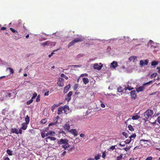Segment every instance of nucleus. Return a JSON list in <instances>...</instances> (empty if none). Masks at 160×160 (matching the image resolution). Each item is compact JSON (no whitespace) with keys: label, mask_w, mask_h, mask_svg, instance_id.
I'll use <instances>...</instances> for the list:
<instances>
[{"label":"nucleus","mask_w":160,"mask_h":160,"mask_svg":"<svg viewBox=\"0 0 160 160\" xmlns=\"http://www.w3.org/2000/svg\"><path fill=\"white\" fill-rule=\"evenodd\" d=\"M2 95H3V98H0L1 101L6 98H13L15 97V93L12 91L7 92H4L2 93Z\"/></svg>","instance_id":"nucleus-1"},{"label":"nucleus","mask_w":160,"mask_h":160,"mask_svg":"<svg viewBox=\"0 0 160 160\" xmlns=\"http://www.w3.org/2000/svg\"><path fill=\"white\" fill-rule=\"evenodd\" d=\"M68 142V141L66 138L61 139L58 141V143L59 145L62 144V147L64 149H66L70 146Z\"/></svg>","instance_id":"nucleus-2"},{"label":"nucleus","mask_w":160,"mask_h":160,"mask_svg":"<svg viewBox=\"0 0 160 160\" xmlns=\"http://www.w3.org/2000/svg\"><path fill=\"white\" fill-rule=\"evenodd\" d=\"M153 113V111L151 110H147L144 113V115L147 119L151 118Z\"/></svg>","instance_id":"nucleus-3"},{"label":"nucleus","mask_w":160,"mask_h":160,"mask_svg":"<svg viewBox=\"0 0 160 160\" xmlns=\"http://www.w3.org/2000/svg\"><path fill=\"white\" fill-rule=\"evenodd\" d=\"M83 39L82 37H80L78 38L75 39L71 41L70 43L68 44V47L69 48L72 45H73L75 43L77 42H79L81 41Z\"/></svg>","instance_id":"nucleus-4"},{"label":"nucleus","mask_w":160,"mask_h":160,"mask_svg":"<svg viewBox=\"0 0 160 160\" xmlns=\"http://www.w3.org/2000/svg\"><path fill=\"white\" fill-rule=\"evenodd\" d=\"M102 66V65L101 63H96L94 64L93 67L95 69L100 70L101 69Z\"/></svg>","instance_id":"nucleus-5"},{"label":"nucleus","mask_w":160,"mask_h":160,"mask_svg":"<svg viewBox=\"0 0 160 160\" xmlns=\"http://www.w3.org/2000/svg\"><path fill=\"white\" fill-rule=\"evenodd\" d=\"M148 59L142 60H141L140 61V65L142 66H143L145 65H147L148 63Z\"/></svg>","instance_id":"nucleus-6"},{"label":"nucleus","mask_w":160,"mask_h":160,"mask_svg":"<svg viewBox=\"0 0 160 160\" xmlns=\"http://www.w3.org/2000/svg\"><path fill=\"white\" fill-rule=\"evenodd\" d=\"M118 66V63L117 62L113 61L111 63L110 67L113 69H115Z\"/></svg>","instance_id":"nucleus-7"},{"label":"nucleus","mask_w":160,"mask_h":160,"mask_svg":"<svg viewBox=\"0 0 160 160\" xmlns=\"http://www.w3.org/2000/svg\"><path fill=\"white\" fill-rule=\"evenodd\" d=\"M145 88L143 85L141 86H137L136 88L137 91L138 92L142 91Z\"/></svg>","instance_id":"nucleus-8"},{"label":"nucleus","mask_w":160,"mask_h":160,"mask_svg":"<svg viewBox=\"0 0 160 160\" xmlns=\"http://www.w3.org/2000/svg\"><path fill=\"white\" fill-rule=\"evenodd\" d=\"M131 98L132 99H135L136 98V94L135 93V90L131 91L130 92Z\"/></svg>","instance_id":"nucleus-9"},{"label":"nucleus","mask_w":160,"mask_h":160,"mask_svg":"<svg viewBox=\"0 0 160 160\" xmlns=\"http://www.w3.org/2000/svg\"><path fill=\"white\" fill-rule=\"evenodd\" d=\"M63 128L67 130H69L70 129V125L69 122H67L64 125Z\"/></svg>","instance_id":"nucleus-10"},{"label":"nucleus","mask_w":160,"mask_h":160,"mask_svg":"<svg viewBox=\"0 0 160 160\" xmlns=\"http://www.w3.org/2000/svg\"><path fill=\"white\" fill-rule=\"evenodd\" d=\"M62 78H60L59 79V80L57 82V85L60 87H63L64 86V83L62 81Z\"/></svg>","instance_id":"nucleus-11"},{"label":"nucleus","mask_w":160,"mask_h":160,"mask_svg":"<svg viewBox=\"0 0 160 160\" xmlns=\"http://www.w3.org/2000/svg\"><path fill=\"white\" fill-rule=\"evenodd\" d=\"M69 131L74 136H76L78 135V132L75 129H72L69 130Z\"/></svg>","instance_id":"nucleus-12"},{"label":"nucleus","mask_w":160,"mask_h":160,"mask_svg":"<svg viewBox=\"0 0 160 160\" xmlns=\"http://www.w3.org/2000/svg\"><path fill=\"white\" fill-rule=\"evenodd\" d=\"M72 91H70L68 94V97L65 98V100L69 102L71 99V97L72 95Z\"/></svg>","instance_id":"nucleus-13"},{"label":"nucleus","mask_w":160,"mask_h":160,"mask_svg":"<svg viewBox=\"0 0 160 160\" xmlns=\"http://www.w3.org/2000/svg\"><path fill=\"white\" fill-rule=\"evenodd\" d=\"M63 109V111L65 113H67V112H68L69 110V107L67 105H65L62 107Z\"/></svg>","instance_id":"nucleus-14"},{"label":"nucleus","mask_w":160,"mask_h":160,"mask_svg":"<svg viewBox=\"0 0 160 160\" xmlns=\"http://www.w3.org/2000/svg\"><path fill=\"white\" fill-rule=\"evenodd\" d=\"M137 57L136 56H132L131 57L129 58V60L130 61H132L134 62L135 61L137 60Z\"/></svg>","instance_id":"nucleus-15"},{"label":"nucleus","mask_w":160,"mask_h":160,"mask_svg":"<svg viewBox=\"0 0 160 160\" xmlns=\"http://www.w3.org/2000/svg\"><path fill=\"white\" fill-rule=\"evenodd\" d=\"M70 84H69L67 86H66L64 88L63 92L64 93H66L69 90V89L70 88Z\"/></svg>","instance_id":"nucleus-16"},{"label":"nucleus","mask_w":160,"mask_h":160,"mask_svg":"<svg viewBox=\"0 0 160 160\" xmlns=\"http://www.w3.org/2000/svg\"><path fill=\"white\" fill-rule=\"evenodd\" d=\"M63 109L62 107H60L58 108L57 113L58 115H60L62 113V111H63Z\"/></svg>","instance_id":"nucleus-17"},{"label":"nucleus","mask_w":160,"mask_h":160,"mask_svg":"<svg viewBox=\"0 0 160 160\" xmlns=\"http://www.w3.org/2000/svg\"><path fill=\"white\" fill-rule=\"evenodd\" d=\"M28 124L25 123H23L22 124L21 129L24 130H26L27 128Z\"/></svg>","instance_id":"nucleus-18"},{"label":"nucleus","mask_w":160,"mask_h":160,"mask_svg":"<svg viewBox=\"0 0 160 160\" xmlns=\"http://www.w3.org/2000/svg\"><path fill=\"white\" fill-rule=\"evenodd\" d=\"M11 131L13 133H15L17 134L19 133L18 130L16 128H12Z\"/></svg>","instance_id":"nucleus-19"},{"label":"nucleus","mask_w":160,"mask_h":160,"mask_svg":"<svg viewBox=\"0 0 160 160\" xmlns=\"http://www.w3.org/2000/svg\"><path fill=\"white\" fill-rule=\"evenodd\" d=\"M82 80L84 83L85 84L88 83L89 82V79L87 78H83L82 79Z\"/></svg>","instance_id":"nucleus-20"},{"label":"nucleus","mask_w":160,"mask_h":160,"mask_svg":"<svg viewBox=\"0 0 160 160\" xmlns=\"http://www.w3.org/2000/svg\"><path fill=\"white\" fill-rule=\"evenodd\" d=\"M25 120L26 121V122L25 123L27 124H28L29 123L30 121V118L28 115H27L26 118H25Z\"/></svg>","instance_id":"nucleus-21"},{"label":"nucleus","mask_w":160,"mask_h":160,"mask_svg":"<svg viewBox=\"0 0 160 160\" xmlns=\"http://www.w3.org/2000/svg\"><path fill=\"white\" fill-rule=\"evenodd\" d=\"M152 82L153 81L152 80L148 82L143 84V85L145 88V87L147 86L148 85H149L151 83H152Z\"/></svg>","instance_id":"nucleus-22"},{"label":"nucleus","mask_w":160,"mask_h":160,"mask_svg":"<svg viewBox=\"0 0 160 160\" xmlns=\"http://www.w3.org/2000/svg\"><path fill=\"white\" fill-rule=\"evenodd\" d=\"M7 152L8 154L9 155L11 156L12 155V151H11L10 149H8L7 150Z\"/></svg>","instance_id":"nucleus-23"},{"label":"nucleus","mask_w":160,"mask_h":160,"mask_svg":"<svg viewBox=\"0 0 160 160\" xmlns=\"http://www.w3.org/2000/svg\"><path fill=\"white\" fill-rule=\"evenodd\" d=\"M140 118V116L136 115L135 116H133L132 117V119L133 120H137Z\"/></svg>","instance_id":"nucleus-24"},{"label":"nucleus","mask_w":160,"mask_h":160,"mask_svg":"<svg viewBox=\"0 0 160 160\" xmlns=\"http://www.w3.org/2000/svg\"><path fill=\"white\" fill-rule=\"evenodd\" d=\"M131 148V146H127L126 148H123V149L126 151H128L129 150V149H130Z\"/></svg>","instance_id":"nucleus-25"},{"label":"nucleus","mask_w":160,"mask_h":160,"mask_svg":"<svg viewBox=\"0 0 160 160\" xmlns=\"http://www.w3.org/2000/svg\"><path fill=\"white\" fill-rule=\"evenodd\" d=\"M50 42L48 41H47L46 42H45L43 43H42V45L44 46L46 45H49V44H50Z\"/></svg>","instance_id":"nucleus-26"},{"label":"nucleus","mask_w":160,"mask_h":160,"mask_svg":"<svg viewBox=\"0 0 160 160\" xmlns=\"http://www.w3.org/2000/svg\"><path fill=\"white\" fill-rule=\"evenodd\" d=\"M47 138L49 139H50L51 141H55L56 139V138L50 136L48 137Z\"/></svg>","instance_id":"nucleus-27"},{"label":"nucleus","mask_w":160,"mask_h":160,"mask_svg":"<svg viewBox=\"0 0 160 160\" xmlns=\"http://www.w3.org/2000/svg\"><path fill=\"white\" fill-rule=\"evenodd\" d=\"M132 139H127L124 141V142L125 144H129L131 142V141Z\"/></svg>","instance_id":"nucleus-28"},{"label":"nucleus","mask_w":160,"mask_h":160,"mask_svg":"<svg viewBox=\"0 0 160 160\" xmlns=\"http://www.w3.org/2000/svg\"><path fill=\"white\" fill-rule=\"evenodd\" d=\"M125 90H131L133 89V88H131L128 85L127 87H125L124 88Z\"/></svg>","instance_id":"nucleus-29"},{"label":"nucleus","mask_w":160,"mask_h":160,"mask_svg":"<svg viewBox=\"0 0 160 160\" xmlns=\"http://www.w3.org/2000/svg\"><path fill=\"white\" fill-rule=\"evenodd\" d=\"M128 128L129 130L131 131H133L134 130L133 128H132V126L130 125H129L128 126Z\"/></svg>","instance_id":"nucleus-30"},{"label":"nucleus","mask_w":160,"mask_h":160,"mask_svg":"<svg viewBox=\"0 0 160 160\" xmlns=\"http://www.w3.org/2000/svg\"><path fill=\"white\" fill-rule=\"evenodd\" d=\"M123 155L122 154H121L120 156H118L117 157V160H120L123 157Z\"/></svg>","instance_id":"nucleus-31"},{"label":"nucleus","mask_w":160,"mask_h":160,"mask_svg":"<svg viewBox=\"0 0 160 160\" xmlns=\"http://www.w3.org/2000/svg\"><path fill=\"white\" fill-rule=\"evenodd\" d=\"M158 64V62L155 61H153L152 62L151 65L152 66H155L157 65Z\"/></svg>","instance_id":"nucleus-32"},{"label":"nucleus","mask_w":160,"mask_h":160,"mask_svg":"<svg viewBox=\"0 0 160 160\" xmlns=\"http://www.w3.org/2000/svg\"><path fill=\"white\" fill-rule=\"evenodd\" d=\"M47 122V120L46 118L42 120L41 121V123L42 124H45Z\"/></svg>","instance_id":"nucleus-33"},{"label":"nucleus","mask_w":160,"mask_h":160,"mask_svg":"<svg viewBox=\"0 0 160 160\" xmlns=\"http://www.w3.org/2000/svg\"><path fill=\"white\" fill-rule=\"evenodd\" d=\"M69 67H71L73 68H77V67H81V65H70L69 66Z\"/></svg>","instance_id":"nucleus-34"},{"label":"nucleus","mask_w":160,"mask_h":160,"mask_svg":"<svg viewBox=\"0 0 160 160\" xmlns=\"http://www.w3.org/2000/svg\"><path fill=\"white\" fill-rule=\"evenodd\" d=\"M33 102V100L32 99H31V100H28L27 102V104L28 105H29L31 103H32Z\"/></svg>","instance_id":"nucleus-35"},{"label":"nucleus","mask_w":160,"mask_h":160,"mask_svg":"<svg viewBox=\"0 0 160 160\" xmlns=\"http://www.w3.org/2000/svg\"><path fill=\"white\" fill-rule=\"evenodd\" d=\"M157 75V73H153L151 75V77L154 78Z\"/></svg>","instance_id":"nucleus-36"},{"label":"nucleus","mask_w":160,"mask_h":160,"mask_svg":"<svg viewBox=\"0 0 160 160\" xmlns=\"http://www.w3.org/2000/svg\"><path fill=\"white\" fill-rule=\"evenodd\" d=\"M7 69L9 70V71L11 73H13L14 72L13 70L11 68H7Z\"/></svg>","instance_id":"nucleus-37"},{"label":"nucleus","mask_w":160,"mask_h":160,"mask_svg":"<svg viewBox=\"0 0 160 160\" xmlns=\"http://www.w3.org/2000/svg\"><path fill=\"white\" fill-rule=\"evenodd\" d=\"M61 76L62 77H63L66 80H67L68 79V77L65 76L64 74H62L61 75Z\"/></svg>","instance_id":"nucleus-38"},{"label":"nucleus","mask_w":160,"mask_h":160,"mask_svg":"<svg viewBox=\"0 0 160 160\" xmlns=\"http://www.w3.org/2000/svg\"><path fill=\"white\" fill-rule=\"evenodd\" d=\"M58 123V122H57V121H56L55 122H52V123H50L49 124L48 126H50L53 125L55 124H56L57 123Z\"/></svg>","instance_id":"nucleus-39"},{"label":"nucleus","mask_w":160,"mask_h":160,"mask_svg":"<svg viewBox=\"0 0 160 160\" xmlns=\"http://www.w3.org/2000/svg\"><path fill=\"white\" fill-rule=\"evenodd\" d=\"M50 134V135L51 136H54L55 134V132H54L53 131H49V132Z\"/></svg>","instance_id":"nucleus-40"},{"label":"nucleus","mask_w":160,"mask_h":160,"mask_svg":"<svg viewBox=\"0 0 160 160\" xmlns=\"http://www.w3.org/2000/svg\"><path fill=\"white\" fill-rule=\"evenodd\" d=\"M41 135L42 138H44L46 136L45 133L43 131L41 133Z\"/></svg>","instance_id":"nucleus-41"},{"label":"nucleus","mask_w":160,"mask_h":160,"mask_svg":"<svg viewBox=\"0 0 160 160\" xmlns=\"http://www.w3.org/2000/svg\"><path fill=\"white\" fill-rule=\"evenodd\" d=\"M136 135L134 133L132 135H131L129 137V138L131 139L132 138H135L136 137Z\"/></svg>","instance_id":"nucleus-42"},{"label":"nucleus","mask_w":160,"mask_h":160,"mask_svg":"<svg viewBox=\"0 0 160 160\" xmlns=\"http://www.w3.org/2000/svg\"><path fill=\"white\" fill-rule=\"evenodd\" d=\"M37 96V94L36 93H35L33 94V96L32 97V99L33 100V99H34Z\"/></svg>","instance_id":"nucleus-43"},{"label":"nucleus","mask_w":160,"mask_h":160,"mask_svg":"<svg viewBox=\"0 0 160 160\" xmlns=\"http://www.w3.org/2000/svg\"><path fill=\"white\" fill-rule=\"evenodd\" d=\"M122 134L124 136L125 138H128V135L127 134V133L126 132H123L122 133Z\"/></svg>","instance_id":"nucleus-44"},{"label":"nucleus","mask_w":160,"mask_h":160,"mask_svg":"<svg viewBox=\"0 0 160 160\" xmlns=\"http://www.w3.org/2000/svg\"><path fill=\"white\" fill-rule=\"evenodd\" d=\"M40 101V95H38L37 98H36V101L37 102H39V101Z\"/></svg>","instance_id":"nucleus-45"},{"label":"nucleus","mask_w":160,"mask_h":160,"mask_svg":"<svg viewBox=\"0 0 160 160\" xmlns=\"http://www.w3.org/2000/svg\"><path fill=\"white\" fill-rule=\"evenodd\" d=\"M101 156V155H98L95 156V159H96V160H98L100 159V157Z\"/></svg>","instance_id":"nucleus-46"},{"label":"nucleus","mask_w":160,"mask_h":160,"mask_svg":"<svg viewBox=\"0 0 160 160\" xmlns=\"http://www.w3.org/2000/svg\"><path fill=\"white\" fill-rule=\"evenodd\" d=\"M58 105H56V106H53L52 107V111H53L55 109L56 107H58Z\"/></svg>","instance_id":"nucleus-47"},{"label":"nucleus","mask_w":160,"mask_h":160,"mask_svg":"<svg viewBox=\"0 0 160 160\" xmlns=\"http://www.w3.org/2000/svg\"><path fill=\"white\" fill-rule=\"evenodd\" d=\"M115 148V146H112L110 148L111 150H113Z\"/></svg>","instance_id":"nucleus-48"},{"label":"nucleus","mask_w":160,"mask_h":160,"mask_svg":"<svg viewBox=\"0 0 160 160\" xmlns=\"http://www.w3.org/2000/svg\"><path fill=\"white\" fill-rule=\"evenodd\" d=\"M152 157L150 156L146 158V160H152Z\"/></svg>","instance_id":"nucleus-49"},{"label":"nucleus","mask_w":160,"mask_h":160,"mask_svg":"<svg viewBox=\"0 0 160 160\" xmlns=\"http://www.w3.org/2000/svg\"><path fill=\"white\" fill-rule=\"evenodd\" d=\"M10 29L13 32H17L12 28H10Z\"/></svg>","instance_id":"nucleus-50"},{"label":"nucleus","mask_w":160,"mask_h":160,"mask_svg":"<svg viewBox=\"0 0 160 160\" xmlns=\"http://www.w3.org/2000/svg\"><path fill=\"white\" fill-rule=\"evenodd\" d=\"M106 156V153L105 152H104L102 153V157L103 158H105Z\"/></svg>","instance_id":"nucleus-51"},{"label":"nucleus","mask_w":160,"mask_h":160,"mask_svg":"<svg viewBox=\"0 0 160 160\" xmlns=\"http://www.w3.org/2000/svg\"><path fill=\"white\" fill-rule=\"evenodd\" d=\"M122 142H121L120 143H119V146H121L122 147L125 146V144H122Z\"/></svg>","instance_id":"nucleus-52"},{"label":"nucleus","mask_w":160,"mask_h":160,"mask_svg":"<svg viewBox=\"0 0 160 160\" xmlns=\"http://www.w3.org/2000/svg\"><path fill=\"white\" fill-rule=\"evenodd\" d=\"M121 87H120V88H118V92H122V91L121 89Z\"/></svg>","instance_id":"nucleus-53"},{"label":"nucleus","mask_w":160,"mask_h":160,"mask_svg":"<svg viewBox=\"0 0 160 160\" xmlns=\"http://www.w3.org/2000/svg\"><path fill=\"white\" fill-rule=\"evenodd\" d=\"M101 107L102 108H104L105 107V105L103 103H101Z\"/></svg>","instance_id":"nucleus-54"},{"label":"nucleus","mask_w":160,"mask_h":160,"mask_svg":"<svg viewBox=\"0 0 160 160\" xmlns=\"http://www.w3.org/2000/svg\"><path fill=\"white\" fill-rule=\"evenodd\" d=\"M78 86V84H76L74 87V90H76L77 89Z\"/></svg>","instance_id":"nucleus-55"},{"label":"nucleus","mask_w":160,"mask_h":160,"mask_svg":"<svg viewBox=\"0 0 160 160\" xmlns=\"http://www.w3.org/2000/svg\"><path fill=\"white\" fill-rule=\"evenodd\" d=\"M49 91H48L47 92H45L44 93V95L45 96H48V95L49 94Z\"/></svg>","instance_id":"nucleus-56"},{"label":"nucleus","mask_w":160,"mask_h":160,"mask_svg":"<svg viewBox=\"0 0 160 160\" xmlns=\"http://www.w3.org/2000/svg\"><path fill=\"white\" fill-rule=\"evenodd\" d=\"M88 76V74L87 73H85V74H82L81 76H81Z\"/></svg>","instance_id":"nucleus-57"},{"label":"nucleus","mask_w":160,"mask_h":160,"mask_svg":"<svg viewBox=\"0 0 160 160\" xmlns=\"http://www.w3.org/2000/svg\"><path fill=\"white\" fill-rule=\"evenodd\" d=\"M157 121L160 123V116L158 118Z\"/></svg>","instance_id":"nucleus-58"},{"label":"nucleus","mask_w":160,"mask_h":160,"mask_svg":"<svg viewBox=\"0 0 160 160\" xmlns=\"http://www.w3.org/2000/svg\"><path fill=\"white\" fill-rule=\"evenodd\" d=\"M22 129H21V128L19 129L18 131L19 133L20 134H21L22 133Z\"/></svg>","instance_id":"nucleus-59"},{"label":"nucleus","mask_w":160,"mask_h":160,"mask_svg":"<svg viewBox=\"0 0 160 160\" xmlns=\"http://www.w3.org/2000/svg\"><path fill=\"white\" fill-rule=\"evenodd\" d=\"M59 118V116H57L54 119V121H55L56 120H57H57Z\"/></svg>","instance_id":"nucleus-60"},{"label":"nucleus","mask_w":160,"mask_h":160,"mask_svg":"<svg viewBox=\"0 0 160 160\" xmlns=\"http://www.w3.org/2000/svg\"><path fill=\"white\" fill-rule=\"evenodd\" d=\"M6 29V28H5V27H2L1 28V30H5Z\"/></svg>","instance_id":"nucleus-61"},{"label":"nucleus","mask_w":160,"mask_h":160,"mask_svg":"<svg viewBox=\"0 0 160 160\" xmlns=\"http://www.w3.org/2000/svg\"><path fill=\"white\" fill-rule=\"evenodd\" d=\"M47 39L46 38H41V39L40 40V41H42V40H45Z\"/></svg>","instance_id":"nucleus-62"},{"label":"nucleus","mask_w":160,"mask_h":160,"mask_svg":"<svg viewBox=\"0 0 160 160\" xmlns=\"http://www.w3.org/2000/svg\"><path fill=\"white\" fill-rule=\"evenodd\" d=\"M157 69H158V72L160 73V67H157Z\"/></svg>","instance_id":"nucleus-63"},{"label":"nucleus","mask_w":160,"mask_h":160,"mask_svg":"<svg viewBox=\"0 0 160 160\" xmlns=\"http://www.w3.org/2000/svg\"><path fill=\"white\" fill-rule=\"evenodd\" d=\"M4 160H10L9 158L8 157L4 158Z\"/></svg>","instance_id":"nucleus-64"}]
</instances>
